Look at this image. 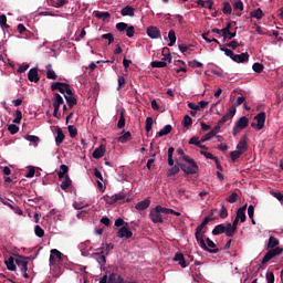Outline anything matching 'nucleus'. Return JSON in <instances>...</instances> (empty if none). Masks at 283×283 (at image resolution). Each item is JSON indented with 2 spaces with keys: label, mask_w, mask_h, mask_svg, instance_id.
Here are the masks:
<instances>
[{
  "label": "nucleus",
  "mask_w": 283,
  "mask_h": 283,
  "mask_svg": "<svg viewBox=\"0 0 283 283\" xmlns=\"http://www.w3.org/2000/svg\"><path fill=\"white\" fill-rule=\"evenodd\" d=\"M212 220H214V218L206 217L201 224L196 228L195 238L199 247L203 249V251H208V253H220V249H209V247H207V243L205 242V233H207V231H205V227L212 222Z\"/></svg>",
  "instance_id": "f257e3e1"
},
{
  "label": "nucleus",
  "mask_w": 283,
  "mask_h": 283,
  "mask_svg": "<svg viewBox=\"0 0 283 283\" xmlns=\"http://www.w3.org/2000/svg\"><path fill=\"white\" fill-rule=\"evenodd\" d=\"M266 249L270 250L263 256L261 264H266V262H270V260H273V258H276V255H282L283 252V249L280 248V240H277L275 237L269 238Z\"/></svg>",
  "instance_id": "f03ea898"
},
{
  "label": "nucleus",
  "mask_w": 283,
  "mask_h": 283,
  "mask_svg": "<svg viewBox=\"0 0 283 283\" xmlns=\"http://www.w3.org/2000/svg\"><path fill=\"white\" fill-rule=\"evenodd\" d=\"M181 171L186 172L187 176L198 174V164L189 156H184V161L178 163Z\"/></svg>",
  "instance_id": "7ed1b4c3"
},
{
  "label": "nucleus",
  "mask_w": 283,
  "mask_h": 283,
  "mask_svg": "<svg viewBox=\"0 0 283 283\" xmlns=\"http://www.w3.org/2000/svg\"><path fill=\"white\" fill-rule=\"evenodd\" d=\"M235 106H231L228 112L224 114V116H222L217 126L212 129V132H214V135L220 132V127H222V125H224L226 123H229V120H231L233 118V116H235Z\"/></svg>",
  "instance_id": "20e7f679"
},
{
  "label": "nucleus",
  "mask_w": 283,
  "mask_h": 283,
  "mask_svg": "<svg viewBox=\"0 0 283 283\" xmlns=\"http://www.w3.org/2000/svg\"><path fill=\"white\" fill-rule=\"evenodd\" d=\"M166 208H163V206H156L155 209L150 210L149 218L154 224H163V213L165 216Z\"/></svg>",
  "instance_id": "39448f33"
},
{
  "label": "nucleus",
  "mask_w": 283,
  "mask_h": 283,
  "mask_svg": "<svg viewBox=\"0 0 283 283\" xmlns=\"http://www.w3.org/2000/svg\"><path fill=\"white\" fill-rule=\"evenodd\" d=\"M28 262H30V258L28 256L18 255L15 259V264L19 266L20 271H22V275L25 279L30 277L28 275Z\"/></svg>",
  "instance_id": "423d86ee"
},
{
  "label": "nucleus",
  "mask_w": 283,
  "mask_h": 283,
  "mask_svg": "<svg viewBox=\"0 0 283 283\" xmlns=\"http://www.w3.org/2000/svg\"><path fill=\"white\" fill-rule=\"evenodd\" d=\"M53 102V116L54 118H61V115L59 114V109H61V105H63L65 103V101H63V96H61V94L59 93H54V97L52 98Z\"/></svg>",
  "instance_id": "0eeeda50"
},
{
  "label": "nucleus",
  "mask_w": 283,
  "mask_h": 283,
  "mask_svg": "<svg viewBox=\"0 0 283 283\" xmlns=\"http://www.w3.org/2000/svg\"><path fill=\"white\" fill-rule=\"evenodd\" d=\"M254 120H256V124H251V127H253V129H256L258 132H260V129H264V123H266V113H259L258 115H255Z\"/></svg>",
  "instance_id": "6e6552de"
},
{
  "label": "nucleus",
  "mask_w": 283,
  "mask_h": 283,
  "mask_svg": "<svg viewBox=\"0 0 283 283\" xmlns=\"http://www.w3.org/2000/svg\"><path fill=\"white\" fill-rule=\"evenodd\" d=\"M247 127H249V119L247 118V116H242L241 118L238 119V122L235 123L232 129L233 136H238V134H240V130L247 129Z\"/></svg>",
  "instance_id": "1a4fd4ad"
},
{
  "label": "nucleus",
  "mask_w": 283,
  "mask_h": 283,
  "mask_svg": "<svg viewBox=\"0 0 283 283\" xmlns=\"http://www.w3.org/2000/svg\"><path fill=\"white\" fill-rule=\"evenodd\" d=\"M229 226L228 224H218L212 230V235H222V233H226L227 238H233V235L229 234Z\"/></svg>",
  "instance_id": "9d476101"
},
{
  "label": "nucleus",
  "mask_w": 283,
  "mask_h": 283,
  "mask_svg": "<svg viewBox=\"0 0 283 283\" xmlns=\"http://www.w3.org/2000/svg\"><path fill=\"white\" fill-rule=\"evenodd\" d=\"M132 235H134V233L129 230V223H125L117 232V238H125L126 240H129Z\"/></svg>",
  "instance_id": "9b49d317"
},
{
  "label": "nucleus",
  "mask_w": 283,
  "mask_h": 283,
  "mask_svg": "<svg viewBox=\"0 0 283 283\" xmlns=\"http://www.w3.org/2000/svg\"><path fill=\"white\" fill-rule=\"evenodd\" d=\"M146 34L150 39H163V34L160 33V29L157 27L150 25L146 29Z\"/></svg>",
  "instance_id": "f8f14e48"
},
{
  "label": "nucleus",
  "mask_w": 283,
  "mask_h": 283,
  "mask_svg": "<svg viewBox=\"0 0 283 283\" xmlns=\"http://www.w3.org/2000/svg\"><path fill=\"white\" fill-rule=\"evenodd\" d=\"M49 260H50V264H55L56 260L57 262H63V253H61V251L56 249H52Z\"/></svg>",
  "instance_id": "ddd939ff"
},
{
  "label": "nucleus",
  "mask_w": 283,
  "mask_h": 283,
  "mask_svg": "<svg viewBox=\"0 0 283 283\" xmlns=\"http://www.w3.org/2000/svg\"><path fill=\"white\" fill-rule=\"evenodd\" d=\"M172 260H174V262H178V264H179V266H181V269H187L188 260L185 259V254L178 252V253L175 254Z\"/></svg>",
  "instance_id": "4468645a"
},
{
  "label": "nucleus",
  "mask_w": 283,
  "mask_h": 283,
  "mask_svg": "<svg viewBox=\"0 0 283 283\" xmlns=\"http://www.w3.org/2000/svg\"><path fill=\"white\" fill-rule=\"evenodd\" d=\"M28 78L31 83H39V81H41V77H39V69L38 67L30 69L28 73Z\"/></svg>",
  "instance_id": "2eb2a0df"
},
{
  "label": "nucleus",
  "mask_w": 283,
  "mask_h": 283,
  "mask_svg": "<svg viewBox=\"0 0 283 283\" xmlns=\"http://www.w3.org/2000/svg\"><path fill=\"white\" fill-rule=\"evenodd\" d=\"M103 248L97 249V252H95L93 255L96 256V260L99 264V266H105V264H107V259L105 258V255L103 254Z\"/></svg>",
  "instance_id": "dca6fc26"
},
{
  "label": "nucleus",
  "mask_w": 283,
  "mask_h": 283,
  "mask_svg": "<svg viewBox=\"0 0 283 283\" xmlns=\"http://www.w3.org/2000/svg\"><path fill=\"white\" fill-rule=\"evenodd\" d=\"M240 222V219L235 217L234 221L232 223H227L228 224V235H232V238L238 232V223Z\"/></svg>",
  "instance_id": "f3484780"
},
{
  "label": "nucleus",
  "mask_w": 283,
  "mask_h": 283,
  "mask_svg": "<svg viewBox=\"0 0 283 283\" xmlns=\"http://www.w3.org/2000/svg\"><path fill=\"white\" fill-rule=\"evenodd\" d=\"M56 132V137H55V145H61L63 144V140H65V134L63 133V129L59 126L55 128Z\"/></svg>",
  "instance_id": "a211bd4d"
},
{
  "label": "nucleus",
  "mask_w": 283,
  "mask_h": 283,
  "mask_svg": "<svg viewBox=\"0 0 283 283\" xmlns=\"http://www.w3.org/2000/svg\"><path fill=\"white\" fill-rule=\"evenodd\" d=\"M232 61H234V63H247V61H249V53L234 54Z\"/></svg>",
  "instance_id": "6ab92c4d"
},
{
  "label": "nucleus",
  "mask_w": 283,
  "mask_h": 283,
  "mask_svg": "<svg viewBox=\"0 0 283 283\" xmlns=\"http://www.w3.org/2000/svg\"><path fill=\"white\" fill-rule=\"evenodd\" d=\"M249 149V144H247V136H243L237 145V151L244 154Z\"/></svg>",
  "instance_id": "aec40b11"
},
{
  "label": "nucleus",
  "mask_w": 283,
  "mask_h": 283,
  "mask_svg": "<svg viewBox=\"0 0 283 283\" xmlns=\"http://www.w3.org/2000/svg\"><path fill=\"white\" fill-rule=\"evenodd\" d=\"M45 70H46V78H49V81H56V78H59V75H56V72H54L52 69V64H48L45 66Z\"/></svg>",
  "instance_id": "412c9836"
},
{
  "label": "nucleus",
  "mask_w": 283,
  "mask_h": 283,
  "mask_svg": "<svg viewBox=\"0 0 283 283\" xmlns=\"http://www.w3.org/2000/svg\"><path fill=\"white\" fill-rule=\"evenodd\" d=\"M136 9L132 6H126L120 10L122 17H134Z\"/></svg>",
  "instance_id": "4be33fe9"
},
{
  "label": "nucleus",
  "mask_w": 283,
  "mask_h": 283,
  "mask_svg": "<svg viewBox=\"0 0 283 283\" xmlns=\"http://www.w3.org/2000/svg\"><path fill=\"white\" fill-rule=\"evenodd\" d=\"M149 205H151V200L145 199V200H143V201H139V202L135 206V209H137V211H145V209H149Z\"/></svg>",
  "instance_id": "5701e85b"
},
{
  "label": "nucleus",
  "mask_w": 283,
  "mask_h": 283,
  "mask_svg": "<svg viewBox=\"0 0 283 283\" xmlns=\"http://www.w3.org/2000/svg\"><path fill=\"white\" fill-rule=\"evenodd\" d=\"M115 202H132V199L126 192H119L115 195Z\"/></svg>",
  "instance_id": "b1692460"
},
{
  "label": "nucleus",
  "mask_w": 283,
  "mask_h": 283,
  "mask_svg": "<svg viewBox=\"0 0 283 283\" xmlns=\"http://www.w3.org/2000/svg\"><path fill=\"white\" fill-rule=\"evenodd\" d=\"M108 283H125V279L120 274L112 273L108 276Z\"/></svg>",
  "instance_id": "393cba45"
},
{
  "label": "nucleus",
  "mask_w": 283,
  "mask_h": 283,
  "mask_svg": "<svg viewBox=\"0 0 283 283\" xmlns=\"http://www.w3.org/2000/svg\"><path fill=\"white\" fill-rule=\"evenodd\" d=\"M247 206H243L242 208H239L237 211L238 220H241V222H247Z\"/></svg>",
  "instance_id": "a878e982"
},
{
  "label": "nucleus",
  "mask_w": 283,
  "mask_h": 283,
  "mask_svg": "<svg viewBox=\"0 0 283 283\" xmlns=\"http://www.w3.org/2000/svg\"><path fill=\"white\" fill-rule=\"evenodd\" d=\"M105 156V147L99 146L93 151V158L98 160L99 158H103Z\"/></svg>",
  "instance_id": "bb28decb"
},
{
  "label": "nucleus",
  "mask_w": 283,
  "mask_h": 283,
  "mask_svg": "<svg viewBox=\"0 0 283 283\" xmlns=\"http://www.w3.org/2000/svg\"><path fill=\"white\" fill-rule=\"evenodd\" d=\"M64 180L61 184V189L63 191H66V189H70V187H72V179H70V175H65V177H63Z\"/></svg>",
  "instance_id": "cd10ccee"
},
{
  "label": "nucleus",
  "mask_w": 283,
  "mask_h": 283,
  "mask_svg": "<svg viewBox=\"0 0 283 283\" xmlns=\"http://www.w3.org/2000/svg\"><path fill=\"white\" fill-rule=\"evenodd\" d=\"M64 98H65L70 109H72V107H74V105H76V103H77L76 97H74V93H72L71 95H64Z\"/></svg>",
  "instance_id": "c85d7f7f"
},
{
  "label": "nucleus",
  "mask_w": 283,
  "mask_h": 283,
  "mask_svg": "<svg viewBox=\"0 0 283 283\" xmlns=\"http://www.w3.org/2000/svg\"><path fill=\"white\" fill-rule=\"evenodd\" d=\"M67 171H70V168L66 165H61L60 171L57 172L59 180H63L67 176Z\"/></svg>",
  "instance_id": "c756f323"
},
{
  "label": "nucleus",
  "mask_w": 283,
  "mask_h": 283,
  "mask_svg": "<svg viewBox=\"0 0 283 283\" xmlns=\"http://www.w3.org/2000/svg\"><path fill=\"white\" fill-rule=\"evenodd\" d=\"M163 55L164 57L161 61H164V63H171V53L169 52V48L165 46L163 49Z\"/></svg>",
  "instance_id": "7c9ffc66"
},
{
  "label": "nucleus",
  "mask_w": 283,
  "mask_h": 283,
  "mask_svg": "<svg viewBox=\"0 0 283 283\" xmlns=\"http://www.w3.org/2000/svg\"><path fill=\"white\" fill-rule=\"evenodd\" d=\"M14 262H17V260H14L12 256H9V259L4 262L8 271H17V265Z\"/></svg>",
  "instance_id": "2f4dec72"
},
{
  "label": "nucleus",
  "mask_w": 283,
  "mask_h": 283,
  "mask_svg": "<svg viewBox=\"0 0 283 283\" xmlns=\"http://www.w3.org/2000/svg\"><path fill=\"white\" fill-rule=\"evenodd\" d=\"M171 134V125H166L163 129L157 133L158 138H163V136H167Z\"/></svg>",
  "instance_id": "473e14b6"
},
{
  "label": "nucleus",
  "mask_w": 283,
  "mask_h": 283,
  "mask_svg": "<svg viewBox=\"0 0 283 283\" xmlns=\"http://www.w3.org/2000/svg\"><path fill=\"white\" fill-rule=\"evenodd\" d=\"M128 140H132L130 132H126V133H124V135L118 137V143H122L123 145H125V143H128Z\"/></svg>",
  "instance_id": "72a5a7b5"
},
{
  "label": "nucleus",
  "mask_w": 283,
  "mask_h": 283,
  "mask_svg": "<svg viewBox=\"0 0 283 283\" xmlns=\"http://www.w3.org/2000/svg\"><path fill=\"white\" fill-rule=\"evenodd\" d=\"M65 85L60 86V93L64 94V96H72V88H70V84L65 83Z\"/></svg>",
  "instance_id": "f704fd0d"
},
{
  "label": "nucleus",
  "mask_w": 283,
  "mask_h": 283,
  "mask_svg": "<svg viewBox=\"0 0 283 283\" xmlns=\"http://www.w3.org/2000/svg\"><path fill=\"white\" fill-rule=\"evenodd\" d=\"M168 39H169V43H168V46L169 48H174V45H176V31L174 30H170L168 32Z\"/></svg>",
  "instance_id": "c9c22d12"
},
{
  "label": "nucleus",
  "mask_w": 283,
  "mask_h": 283,
  "mask_svg": "<svg viewBox=\"0 0 283 283\" xmlns=\"http://www.w3.org/2000/svg\"><path fill=\"white\" fill-rule=\"evenodd\" d=\"M222 12H223V14H227V15H229L233 12V9L231 8V3H229V1L223 2Z\"/></svg>",
  "instance_id": "e433bc0d"
},
{
  "label": "nucleus",
  "mask_w": 283,
  "mask_h": 283,
  "mask_svg": "<svg viewBox=\"0 0 283 283\" xmlns=\"http://www.w3.org/2000/svg\"><path fill=\"white\" fill-rule=\"evenodd\" d=\"M117 127H118V129H123V127H125V111L124 109L120 111Z\"/></svg>",
  "instance_id": "4c0bfd02"
},
{
  "label": "nucleus",
  "mask_w": 283,
  "mask_h": 283,
  "mask_svg": "<svg viewBox=\"0 0 283 283\" xmlns=\"http://www.w3.org/2000/svg\"><path fill=\"white\" fill-rule=\"evenodd\" d=\"M252 70L256 72V74H262V72H264V64L256 62L252 65Z\"/></svg>",
  "instance_id": "58836bf2"
},
{
  "label": "nucleus",
  "mask_w": 283,
  "mask_h": 283,
  "mask_svg": "<svg viewBox=\"0 0 283 283\" xmlns=\"http://www.w3.org/2000/svg\"><path fill=\"white\" fill-rule=\"evenodd\" d=\"M251 17L253 19L260 20L264 17V12H262V9L259 8V9H255L254 11L251 12Z\"/></svg>",
  "instance_id": "ea45409f"
},
{
  "label": "nucleus",
  "mask_w": 283,
  "mask_h": 283,
  "mask_svg": "<svg viewBox=\"0 0 283 283\" xmlns=\"http://www.w3.org/2000/svg\"><path fill=\"white\" fill-rule=\"evenodd\" d=\"M0 27L2 30H8V28H10V25H8V17H6V14L0 15Z\"/></svg>",
  "instance_id": "a19ab883"
},
{
  "label": "nucleus",
  "mask_w": 283,
  "mask_h": 283,
  "mask_svg": "<svg viewBox=\"0 0 283 283\" xmlns=\"http://www.w3.org/2000/svg\"><path fill=\"white\" fill-rule=\"evenodd\" d=\"M95 17H96V19H102L103 21H107V19H109L111 14H109V12L97 11L95 13Z\"/></svg>",
  "instance_id": "79ce46f5"
},
{
  "label": "nucleus",
  "mask_w": 283,
  "mask_h": 283,
  "mask_svg": "<svg viewBox=\"0 0 283 283\" xmlns=\"http://www.w3.org/2000/svg\"><path fill=\"white\" fill-rule=\"evenodd\" d=\"M213 136H216V130H210L209 133L203 135L200 140H201V143H207V140H211V138H213Z\"/></svg>",
  "instance_id": "37998d69"
},
{
  "label": "nucleus",
  "mask_w": 283,
  "mask_h": 283,
  "mask_svg": "<svg viewBox=\"0 0 283 283\" xmlns=\"http://www.w3.org/2000/svg\"><path fill=\"white\" fill-rule=\"evenodd\" d=\"M67 129H69V134H70L71 138H76V136H78V129H76V127H74V125L67 126Z\"/></svg>",
  "instance_id": "c03bdc74"
},
{
  "label": "nucleus",
  "mask_w": 283,
  "mask_h": 283,
  "mask_svg": "<svg viewBox=\"0 0 283 283\" xmlns=\"http://www.w3.org/2000/svg\"><path fill=\"white\" fill-rule=\"evenodd\" d=\"M242 151L240 150H233L230 153V158L232 160V163H235L238 160V158H240V156H242Z\"/></svg>",
  "instance_id": "a18cd8bd"
},
{
  "label": "nucleus",
  "mask_w": 283,
  "mask_h": 283,
  "mask_svg": "<svg viewBox=\"0 0 283 283\" xmlns=\"http://www.w3.org/2000/svg\"><path fill=\"white\" fill-rule=\"evenodd\" d=\"M153 125H154V118L147 117L146 118V126H145V129H146L147 134H149V132H151Z\"/></svg>",
  "instance_id": "49530a36"
},
{
  "label": "nucleus",
  "mask_w": 283,
  "mask_h": 283,
  "mask_svg": "<svg viewBox=\"0 0 283 283\" xmlns=\"http://www.w3.org/2000/svg\"><path fill=\"white\" fill-rule=\"evenodd\" d=\"M151 67H167V62L165 61H153L150 63Z\"/></svg>",
  "instance_id": "de8ad7c7"
},
{
  "label": "nucleus",
  "mask_w": 283,
  "mask_h": 283,
  "mask_svg": "<svg viewBox=\"0 0 283 283\" xmlns=\"http://www.w3.org/2000/svg\"><path fill=\"white\" fill-rule=\"evenodd\" d=\"M182 125H184V127H191V125H193V119H191V117L189 115H186L184 117Z\"/></svg>",
  "instance_id": "09e8293b"
},
{
  "label": "nucleus",
  "mask_w": 283,
  "mask_h": 283,
  "mask_svg": "<svg viewBox=\"0 0 283 283\" xmlns=\"http://www.w3.org/2000/svg\"><path fill=\"white\" fill-rule=\"evenodd\" d=\"M104 200H105L106 205H116V195L105 196Z\"/></svg>",
  "instance_id": "8fccbe9b"
},
{
  "label": "nucleus",
  "mask_w": 283,
  "mask_h": 283,
  "mask_svg": "<svg viewBox=\"0 0 283 283\" xmlns=\"http://www.w3.org/2000/svg\"><path fill=\"white\" fill-rule=\"evenodd\" d=\"M34 232L38 238H43V235H45V231L43 228H41V226H35Z\"/></svg>",
  "instance_id": "3c124183"
},
{
  "label": "nucleus",
  "mask_w": 283,
  "mask_h": 283,
  "mask_svg": "<svg viewBox=\"0 0 283 283\" xmlns=\"http://www.w3.org/2000/svg\"><path fill=\"white\" fill-rule=\"evenodd\" d=\"M62 85L66 86L65 83H63V82H53L51 84L52 92H56V90L60 92V88Z\"/></svg>",
  "instance_id": "603ef678"
},
{
  "label": "nucleus",
  "mask_w": 283,
  "mask_h": 283,
  "mask_svg": "<svg viewBox=\"0 0 283 283\" xmlns=\"http://www.w3.org/2000/svg\"><path fill=\"white\" fill-rule=\"evenodd\" d=\"M8 132H10L12 136H14V134H19V126H17L15 124H11L8 126Z\"/></svg>",
  "instance_id": "864d4df0"
},
{
  "label": "nucleus",
  "mask_w": 283,
  "mask_h": 283,
  "mask_svg": "<svg viewBox=\"0 0 283 283\" xmlns=\"http://www.w3.org/2000/svg\"><path fill=\"white\" fill-rule=\"evenodd\" d=\"M179 172H180V167L174 166L168 170L167 176L168 177L176 176V174H179Z\"/></svg>",
  "instance_id": "5fc2aeb1"
},
{
  "label": "nucleus",
  "mask_w": 283,
  "mask_h": 283,
  "mask_svg": "<svg viewBox=\"0 0 283 283\" xmlns=\"http://www.w3.org/2000/svg\"><path fill=\"white\" fill-rule=\"evenodd\" d=\"M23 118V113H21V111H15V118L13 119V123H15V125L21 124V119Z\"/></svg>",
  "instance_id": "6e6d98bb"
},
{
  "label": "nucleus",
  "mask_w": 283,
  "mask_h": 283,
  "mask_svg": "<svg viewBox=\"0 0 283 283\" xmlns=\"http://www.w3.org/2000/svg\"><path fill=\"white\" fill-rule=\"evenodd\" d=\"M233 10H240L241 12L242 10H244V3L242 2V0H238L233 3Z\"/></svg>",
  "instance_id": "4d7b16f0"
},
{
  "label": "nucleus",
  "mask_w": 283,
  "mask_h": 283,
  "mask_svg": "<svg viewBox=\"0 0 283 283\" xmlns=\"http://www.w3.org/2000/svg\"><path fill=\"white\" fill-rule=\"evenodd\" d=\"M102 39H105L106 41H108V45H112V43H114V34L112 33L103 34Z\"/></svg>",
  "instance_id": "13d9d810"
},
{
  "label": "nucleus",
  "mask_w": 283,
  "mask_h": 283,
  "mask_svg": "<svg viewBox=\"0 0 283 283\" xmlns=\"http://www.w3.org/2000/svg\"><path fill=\"white\" fill-rule=\"evenodd\" d=\"M128 25L125 22H118L116 24V30H118V32H125V30H127Z\"/></svg>",
  "instance_id": "bf43d9fd"
},
{
  "label": "nucleus",
  "mask_w": 283,
  "mask_h": 283,
  "mask_svg": "<svg viewBox=\"0 0 283 283\" xmlns=\"http://www.w3.org/2000/svg\"><path fill=\"white\" fill-rule=\"evenodd\" d=\"M221 52H224L226 56H230L233 60L235 53L231 51V49H227L224 46H220Z\"/></svg>",
  "instance_id": "052dcab7"
},
{
  "label": "nucleus",
  "mask_w": 283,
  "mask_h": 283,
  "mask_svg": "<svg viewBox=\"0 0 283 283\" xmlns=\"http://www.w3.org/2000/svg\"><path fill=\"white\" fill-rule=\"evenodd\" d=\"M25 139L29 140V143H33L34 145H36V143H39L40 140V138L34 135H27Z\"/></svg>",
  "instance_id": "680f3d73"
},
{
  "label": "nucleus",
  "mask_w": 283,
  "mask_h": 283,
  "mask_svg": "<svg viewBox=\"0 0 283 283\" xmlns=\"http://www.w3.org/2000/svg\"><path fill=\"white\" fill-rule=\"evenodd\" d=\"M238 192H232L231 196L228 197V202H230L231 205H233V202H238Z\"/></svg>",
  "instance_id": "e2e57ef3"
},
{
  "label": "nucleus",
  "mask_w": 283,
  "mask_h": 283,
  "mask_svg": "<svg viewBox=\"0 0 283 283\" xmlns=\"http://www.w3.org/2000/svg\"><path fill=\"white\" fill-rule=\"evenodd\" d=\"M135 29H134V25H130V27H127L126 28V35L129 38V39H132L133 36H134V34H135Z\"/></svg>",
  "instance_id": "0e129e2a"
},
{
  "label": "nucleus",
  "mask_w": 283,
  "mask_h": 283,
  "mask_svg": "<svg viewBox=\"0 0 283 283\" xmlns=\"http://www.w3.org/2000/svg\"><path fill=\"white\" fill-rule=\"evenodd\" d=\"M226 45L227 48H231V50H238V48H240L239 42L235 40L231 41L230 43H227Z\"/></svg>",
  "instance_id": "69168bd1"
},
{
  "label": "nucleus",
  "mask_w": 283,
  "mask_h": 283,
  "mask_svg": "<svg viewBox=\"0 0 283 283\" xmlns=\"http://www.w3.org/2000/svg\"><path fill=\"white\" fill-rule=\"evenodd\" d=\"M219 216H220V218H221L222 220H224L226 218H228L229 212L227 211V207H224V206L221 207V210H220Z\"/></svg>",
  "instance_id": "338daca9"
},
{
  "label": "nucleus",
  "mask_w": 283,
  "mask_h": 283,
  "mask_svg": "<svg viewBox=\"0 0 283 283\" xmlns=\"http://www.w3.org/2000/svg\"><path fill=\"white\" fill-rule=\"evenodd\" d=\"M266 282L268 283H275V274L273 272L266 273Z\"/></svg>",
  "instance_id": "774afa93"
}]
</instances>
